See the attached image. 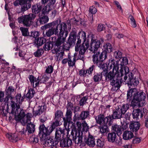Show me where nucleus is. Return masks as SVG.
Instances as JSON below:
<instances>
[{
    "label": "nucleus",
    "mask_w": 148,
    "mask_h": 148,
    "mask_svg": "<svg viewBox=\"0 0 148 148\" xmlns=\"http://www.w3.org/2000/svg\"><path fill=\"white\" fill-rule=\"evenodd\" d=\"M73 112L71 110H68V108L66 111L64 116L63 115L62 111L59 109L57 110L55 112L52 121V127H54V130L57 127L60 126L63 122L64 127L69 129H72V124H73L72 122Z\"/></svg>",
    "instance_id": "f03ea898"
},
{
    "label": "nucleus",
    "mask_w": 148,
    "mask_h": 148,
    "mask_svg": "<svg viewBox=\"0 0 148 148\" xmlns=\"http://www.w3.org/2000/svg\"><path fill=\"white\" fill-rule=\"evenodd\" d=\"M67 104L66 105V109L67 108L68 109V110H71V109L69 108H73V104L71 102L69 101H67Z\"/></svg>",
    "instance_id": "69168bd1"
},
{
    "label": "nucleus",
    "mask_w": 148,
    "mask_h": 148,
    "mask_svg": "<svg viewBox=\"0 0 148 148\" xmlns=\"http://www.w3.org/2000/svg\"><path fill=\"white\" fill-rule=\"evenodd\" d=\"M134 136L132 132L125 130L124 131L123 135V138L124 140H129L133 138Z\"/></svg>",
    "instance_id": "473e14b6"
},
{
    "label": "nucleus",
    "mask_w": 148,
    "mask_h": 148,
    "mask_svg": "<svg viewBox=\"0 0 148 148\" xmlns=\"http://www.w3.org/2000/svg\"><path fill=\"white\" fill-rule=\"evenodd\" d=\"M11 114H14V119L17 122L21 121L22 120L23 121L25 117L26 116L25 111L23 109L21 108V106L18 105L16 107H15L14 102L12 106Z\"/></svg>",
    "instance_id": "9d476101"
},
{
    "label": "nucleus",
    "mask_w": 148,
    "mask_h": 148,
    "mask_svg": "<svg viewBox=\"0 0 148 148\" xmlns=\"http://www.w3.org/2000/svg\"><path fill=\"white\" fill-rule=\"evenodd\" d=\"M6 136L9 140L11 142L15 143L18 140L17 138V134L16 133L14 134L7 133Z\"/></svg>",
    "instance_id": "f704fd0d"
},
{
    "label": "nucleus",
    "mask_w": 148,
    "mask_h": 148,
    "mask_svg": "<svg viewBox=\"0 0 148 148\" xmlns=\"http://www.w3.org/2000/svg\"><path fill=\"white\" fill-rule=\"evenodd\" d=\"M66 127L62 128L61 127H56L55 133L54 140H55L56 143H58L62 138H64L65 135V130Z\"/></svg>",
    "instance_id": "aec40b11"
},
{
    "label": "nucleus",
    "mask_w": 148,
    "mask_h": 148,
    "mask_svg": "<svg viewBox=\"0 0 148 148\" xmlns=\"http://www.w3.org/2000/svg\"><path fill=\"white\" fill-rule=\"evenodd\" d=\"M38 136H35L34 135H32L30 138L29 140L31 142H32L34 144H36L38 143Z\"/></svg>",
    "instance_id": "8fccbe9b"
},
{
    "label": "nucleus",
    "mask_w": 148,
    "mask_h": 148,
    "mask_svg": "<svg viewBox=\"0 0 148 148\" xmlns=\"http://www.w3.org/2000/svg\"><path fill=\"white\" fill-rule=\"evenodd\" d=\"M136 137L135 136V137H136L134 138L132 141V144H137L139 143L141 141V139L139 138Z\"/></svg>",
    "instance_id": "0e129e2a"
},
{
    "label": "nucleus",
    "mask_w": 148,
    "mask_h": 148,
    "mask_svg": "<svg viewBox=\"0 0 148 148\" xmlns=\"http://www.w3.org/2000/svg\"><path fill=\"white\" fill-rule=\"evenodd\" d=\"M49 78L45 74L43 76H41L40 77V83H45L48 80Z\"/></svg>",
    "instance_id": "603ef678"
},
{
    "label": "nucleus",
    "mask_w": 148,
    "mask_h": 148,
    "mask_svg": "<svg viewBox=\"0 0 148 148\" xmlns=\"http://www.w3.org/2000/svg\"><path fill=\"white\" fill-rule=\"evenodd\" d=\"M20 30L21 31L23 36H29L27 28L22 27H20Z\"/></svg>",
    "instance_id": "c03bdc74"
},
{
    "label": "nucleus",
    "mask_w": 148,
    "mask_h": 148,
    "mask_svg": "<svg viewBox=\"0 0 148 148\" xmlns=\"http://www.w3.org/2000/svg\"><path fill=\"white\" fill-rule=\"evenodd\" d=\"M96 145L97 147H102L104 145V141H101L100 139H98L97 141Z\"/></svg>",
    "instance_id": "052dcab7"
},
{
    "label": "nucleus",
    "mask_w": 148,
    "mask_h": 148,
    "mask_svg": "<svg viewBox=\"0 0 148 148\" xmlns=\"http://www.w3.org/2000/svg\"><path fill=\"white\" fill-rule=\"evenodd\" d=\"M129 18L131 21V26L133 28L136 27L137 25L134 17L132 15H130Z\"/></svg>",
    "instance_id": "3c124183"
},
{
    "label": "nucleus",
    "mask_w": 148,
    "mask_h": 148,
    "mask_svg": "<svg viewBox=\"0 0 148 148\" xmlns=\"http://www.w3.org/2000/svg\"><path fill=\"white\" fill-rule=\"evenodd\" d=\"M119 107H115V109L112 110V114L108 115L111 124H112L114 119H120L123 117V115L119 110Z\"/></svg>",
    "instance_id": "a211bd4d"
},
{
    "label": "nucleus",
    "mask_w": 148,
    "mask_h": 148,
    "mask_svg": "<svg viewBox=\"0 0 148 148\" xmlns=\"http://www.w3.org/2000/svg\"><path fill=\"white\" fill-rule=\"evenodd\" d=\"M141 124L140 121H132L130 122L129 128L130 130L134 133L136 137L138 136V131L140 128Z\"/></svg>",
    "instance_id": "412c9836"
},
{
    "label": "nucleus",
    "mask_w": 148,
    "mask_h": 148,
    "mask_svg": "<svg viewBox=\"0 0 148 148\" xmlns=\"http://www.w3.org/2000/svg\"><path fill=\"white\" fill-rule=\"evenodd\" d=\"M115 62V60L111 58L105 63L103 62L99 67L102 69L103 70V71H110L114 66L116 67V70H118L119 69V64H118L117 62L116 63Z\"/></svg>",
    "instance_id": "ddd939ff"
},
{
    "label": "nucleus",
    "mask_w": 148,
    "mask_h": 148,
    "mask_svg": "<svg viewBox=\"0 0 148 148\" xmlns=\"http://www.w3.org/2000/svg\"><path fill=\"white\" fill-rule=\"evenodd\" d=\"M117 134L114 132H109L108 134L107 139L109 142L115 143L117 145H120L122 144V138L119 137V139L117 138Z\"/></svg>",
    "instance_id": "f3484780"
},
{
    "label": "nucleus",
    "mask_w": 148,
    "mask_h": 148,
    "mask_svg": "<svg viewBox=\"0 0 148 148\" xmlns=\"http://www.w3.org/2000/svg\"><path fill=\"white\" fill-rule=\"evenodd\" d=\"M6 96L3 99V101L4 102H5L4 104L5 106H2V111L1 113L3 112L2 114L3 116H6L8 112V110L9 109V106H8V101L9 99V97L8 95H6Z\"/></svg>",
    "instance_id": "4be33fe9"
},
{
    "label": "nucleus",
    "mask_w": 148,
    "mask_h": 148,
    "mask_svg": "<svg viewBox=\"0 0 148 148\" xmlns=\"http://www.w3.org/2000/svg\"><path fill=\"white\" fill-rule=\"evenodd\" d=\"M40 35L39 32L38 31H34V32L31 31V34L29 35L30 37H33L35 39L37 38Z\"/></svg>",
    "instance_id": "864d4df0"
},
{
    "label": "nucleus",
    "mask_w": 148,
    "mask_h": 148,
    "mask_svg": "<svg viewBox=\"0 0 148 148\" xmlns=\"http://www.w3.org/2000/svg\"><path fill=\"white\" fill-rule=\"evenodd\" d=\"M112 125L111 124L109 125H106L105 124H103V125L101 127L100 131L103 134H104L108 131V127Z\"/></svg>",
    "instance_id": "37998d69"
},
{
    "label": "nucleus",
    "mask_w": 148,
    "mask_h": 148,
    "mask_svg": "<svg viewBox=\"0 0 148 148\" xmlns=\"http://www.w3.org/2000/svg\"><path fill=\"white\" fill-rule=\"evenodd\" d=\"M86 33L85 32L81 30L79 31L77 34V30H73L69 34V36L66 42L67 46L66 48H64V45H63V48L66 51H69L71 47L74 45L75 43L77 38V41L75 46V51H78L80 47V43L81 41H83L84 39L86 38Z\"/></svg>",
    "instance_id": "423d86ee"
},
{
    "label": "nucleus",
    "mask_w": 148,
    "mask_h": 148,
    "mask_svg": "<svg viewBox=\"0 0 148 148\" xmlns=\"http://www.w3.org/2000/svg\"><path fill=\"white\" fill-rule=\"evenodd\" d=\"M102 51L105 54L108 55V53H110L112 52L113 48L112 45L109 42L105 43L103 46Z\"/></svg>",
    "instance_id": "393cba45"
},
{
    "label": "nucleus",
    "mask_w": 148,
    "mask_h": 148,
    "mask_svg": "<svg viewBox=\"0 0 148 148\" xmlns=\"http://www.w3.org/2000/svg\"><path fill=\"white\" fill-rule=\"evenodd\" d=\"M42 134H41L40 135H39V136L40 138V140L41 142L42 141L44 142L46 147H47L48 148H53L54 147H55V148H57V145L58 143H57V142L56 143L55 140H54V139L53 140V139L49 137V135H48L46 137H43V138H45L42 140L41 139V136H42Z\"/></svg>",
    "instance_id": "dca6fc26"
},
{
    "label": "nucleus",
    "mask_w": 148,
    "mask_h": 148,
    "mask_svg": "<svg viewBox=\"0 0 148 148\" xmlns=\"http://www.w3.org/2000/svg\"><path fill=\"white\" fill-rule=\"evenodd\" d=\"M116 67L114 66L112 71H104L103 76L105 77V80L110 82V84L114 86L115 89H119L121 86L122 82V77L121 76L119 69L116 70Z\"/></svg>",
    "instance_id": "39448f33"
},
{
    "label": "nucleus",
    "mask_w": 148,
    "mask_h": 148,
    "mask_svg": "<svg viewBox=\"0 0 148 148\" xmlns=\"http://www.w3.org/2000/svg\"><path fill=\"white\" fill-rule=\"evenodd\" d=\"M104 42V39L103 38H101L99 40L95 39V35L93 34H91L90 50L93 52L97 51L100 47L101 43Z\"/></svg>",
    "instance_id": "4468645a"
},
{
    "label": "nucleus",
    "mask_w": 148,
    "mask_h": 148,
    "mask_svg": "<svg viewBox=\"0 0 148 148\" xmlns=\"http://www.w3.org/2000/svg\"><path fill=\"white\" fill-rule=\"evenodd\" d=\"M41 108H39V106L38 107V109L34 111V109L33 110V115L34 116H39L42 113H41Z\"/></svg>",
    "instance_id": "13d9d810"
},
{
    "label": "nucleus",
    "mask_w": 148,
    "mask_h": 148,
    "mask_svg": "<svg viewBox=\"0 0 148 148\" xmlns=\"http://www.w3.org/2000/svg\"><path fill=\"white\" fill-rule=\"evenodd\" d=\"M128 63V60L127 57H125L122 58L121 61L119 65H120V69L119 70L121 76H125L124 77V82H125L128 78L127 81L125 83L128 86H135L139 83V81L136 78H134V75L132 72H130L129 67L126 66Z\"/></svg>",
    "instance_id": "20e7f679"
},
{
    "label": "nucleus",
    "mask_w": 148,
    "mask_h": 148,
    "mask_svg": "<svg viewBox=\"0 0 148 148\" xmlns=\"http://www.w3.org/2000/svg\"><path fill=\"white\" fill-rule=\"evenodd\" d=\"M21 93H17L16 95V96L14 97V99L16 101V102H15L13 100H11V107L12 108V104H13V102H14L15 107H16L18 105H19V106H21Z\"/></svg>",
    "instance_id": "c756f323"
},
{
    "label": "nucleus",
    "mask_w": 148,
    "mask_h": 148,
    "mask_svg": "<svg viewBox=\"0 0 148 148\" xmlns=\"http://www.w3.org/2000/svg\"><path fill=\"white\" fill-rule=\"evenodd\" d=\"M129 86V88L127 91L126 101L128 103L131 102V106L133 107L136 106L139 107L143 106V103H142L141 104L140 102L145 101L146 97L145 93L142 90H138L136 88H131V86Z\"/></svg>",
    "instance_id": "7ed1b4c3"
},
{
    "label": "nucleus",
    "mask_w": 148,
    "mask_h": 148,
    "mask_svg": "<svg viewBox=\"0 0 148 148\" xmlns=\"http://www.w3.org/2000/svg\"><path fill=\"white\" fill-rule=\"evenodd\" d=\"M36 17L35 14L31 13L18 17L17 20L19 23H22L24 26L29 27L33 24V21Z\"/></svg>",
    "instance_id": "9b49d317"
},
{
    "label": "nucleus",
    "mask_w": 148,
    "mask_h": 148,
    "mask_svg": "<svg viewBox=\"0 0 148 148\" xmlns=\"http://www.w3.org/2000/svg\"><path fill=\"white\" fill-rule=\"evenodd\" d=\"M91 41V34L90 37V35H88L87 37H86V38L84 39L83 40V43L82 44L81 46L80 45V47H82V46L83 49H85L86 50L89 47L90 44V40Z\"/></svg>",
    "instance_id": "c85d7f7f"
},
{
    "label": "nucleus",
    "mask_w": 148,
    "mask_h": 148,
    "mask_svg": "<svg viewBox=\"0 0 148 148\" xmlns=\"http://www.w3.org/2000/svg\"><path fill=\"white\" fill-rule=\"evenodd\" d=\"M71 22L69 19L66 20V22H61V21L60 18H58L57 19L54 21H53L49 23H48L45 24L44 26L41 27V28L43 30H46L48 29L49 28H51V26L52 27L54 28H56V27H58V32H60L61 29L62 28L63 30L62 31L63 32V37H65V40H66V38L69 32L68 30H67V25L71 26Z\"/></svg>",
    "instance_id": "0eeeda50"
},
{
    "label": "nucleus",
    "mask_w": 148,
    "mask_h": 148,
    "mask_svg": "<svg viewBox=\"0 0 148 148\" xmlns=\"http://www.w3.org/2000/svg\"><path fill=\"white\" fill-rule=\"evenodd\" d=\"M129 107L127 105H123L120 108L119 107V110L122 115H123L126 112Z\"/></svg>",
    "instance_id": "49530a36"
},
{
    "label": "nucleus",
    "mask_w": 148,
    "mask_h": 148,
    "mask_svg": "<svg viewBox=\"0 0 148 148\" xmlns=\"http://www.w3.org/2000/svg\"><path fill=\"white\" fill-rule=\"evenodd\" d=\"M52 27L51 26V28H48L49 29L46 31L45 34L49 37L55 34L57 37H55L54 40L52 42L49 41L47 42H46L43 49L45 51H49L54 46V48L52 50V53L57 54L60 51L61 45L62 44L63 45L66 41L65 37H64L63 36L64 31H62V28H61L60 31L59 32L58 27H56V28Z\"/></svg>",
    "instance_id": "f257e3e1"
},
{
    "label": "nucleus",
    "mask_w": 148,
    "mask_h": 148,
    "mask_svg": "<svg viewBox=\"0 0 148 148\" xmlns=\"http://www.w3.org/2000/svg\"><path fill=\"white\" fill-rule=\"evenodd\" d=\"M46 42V38L43 37H38L37 38L35 39L34 41V45L38 48Z\"/></svg>",
    "instance_id": "bb28decb"
},
{
    "label": "nucleus",
    "mask_w": 148,
    "mask_h": 148,
    "mask_svg": "<svg viewBox=\"0 0 148 148\" xmlns=\"http://www.w3.org/2000/svg\"><path fill=\"white\" fill-rule=\"evenodd\" d=\"M94 67L95 66L94 65H92L86 71V73H88L89 75L92 74Z\"/></svg>",
    "instance_id": "e2e57ef3"
},
{
    "label": "nucleus",
    "mask_w": 148,
    "mask_h": 148,
    "mask_svg": "<svg viewBox=\"0 0 148 148\" xmlns=\"http://www.w3.org/2000/svg\"><path fill=\"white\" fill-rule=\"evenodd\" d=\"M35 126V125L31 122L27 125L26 129L25 130H26V132L27 131L28 135L33 134L34 132Z\"/></svg>",
    "instance_id": "72a5a7b5"
},
{
    "label": "nucleus",
    "mask_w": 148,
    "mask_h": 148,
    "mask_svg": "<svg viewBox=\"0 0 148 148\" xmlns=\"http://www.w3.org/2000/svg\"><path fill=\"white\" fill-rule=\"evenodd\" d=\"M81 130L83 131L87 132L88 129V126L85 121H84L81 124Z\"/></svg>",
    "instance_id": "a18cd8bd"
},
{
    "label": "nucleus",
    "mask_w": 148,
    "mask_h": 148,
    "mask_svg": "<svg viewBox=\"0 0 148 148\" xmlns=\"http://www.w3.org/2000/svg\"><path fill=\"white\" fill-rule=\"evenodd\" d=\"M53 68L52 65H50L48 66L47 67L46 69L45 73L47 74H51L53 71Z\"/></svg>",
    "instance_id": "4d7b16f0"
},
{
    "label": "nucleus",
    "mask_w": 148,
    "mask_h": 148,
    "mask_svg": "<svg viewBox=\"0 0 148 148\" xmlns=\"http://www.w3.org/2000/svg\"><path fill=\"white\" fill-rule=\"evenodd\" d=\"M43 52V49L42 48H38L36 51H35L34 53V55L35 57H40L42 55V51Z\"/></svg>",
    "instance_id": "de8ad7c7"
},
{
    "label": "nucleus",
    "mask_w": 148,
    "mask_h": 148,
    "mask_svg": "<svg viewBox=\"0 0 148 148\" xmlns=\"http://www.w3.org/2000/svg\"><path fill=\"white\" fill-rule=\"evenodd\" d=\"M114 56L116 59H121L122 58V53L119 50L116 51L114 52Z\"/></svg>",
    "instance_id": "6e6d98bb"
},
{
    "label": "nucleus",
    "mask_w": 148,
    "mask_h": 148,
    "mask_svg": "<svg viewBox=\"0 0 148 148\" xmlns=\"http://www.w3.org/2000/svg\"><path fill=\"white\" fill-rule=\"evenodd\" d=\"M35 93V91L34 88H30L29 89L28 92L26 94V97L28 99H30L33 97Z\"/></svg>",
    "instance_id": "ea45409f"
},
{
    "label": "nucleus",
    "mask_w": 148,
    "mask_h": 148,
    "mask_svg": "<svg viewBox=\"0 0 148 148\" xmlns=\"http://www.w3.org/2000/svg\"><path fill=\"white\" fill-rule=\"evenodd\" d=\"M111 130L116 133L118 135L122 134L121 128V125H118L116 123L113 124L112 126Z\"/></svg>",
    "instance_id": "2f4dec72"
},
{
    "label": "nucleus",
    "mask_w": 148,
    "mask_h": 148,
    "mask_svg": "<svg viewBox=\"0 0 148 148\" xmlns=\"http://www.w3.org/2000/svg\"><path fill=\"white\" fill-rule=\"evenodd\" d=\"M86 143L90 147H94L95 145V138L89 132L88 138L86 139Z\"/></svg>",
    "instance_id": "7c9ffc66"
},
{
    "label": "nucleus",
    "mask_w": 148,
    "mask_h": 148,
    "mask_svg": "<svg viewBox=\"0 0 148 148\" xmlns=\"http://www.w3.org/2000/svg\"><path fill=\"white\" fill-rule=\"evenodd\" d=\"M29 81L31 83V84L32 85L33 87H34V79H35V77L32 75H30L29 76Z\"/></svg>",
    "instance_id": "680f3d73"
},
{
    "label": "nucleus",
    "mask_w": 148,
    "mask_h": 148,
    "mask_svg": "<svg viewBox=\"0 0 148 148\" xmlns=\"http://www.w3.org/2000/svg\"><path fill=\"white\" fill-rule=\"evenodd\" d=\"M47 117H44L43 119H40V121L41 122L40 124L39 127L38 135L42 134L41 136V139L44 140L43 137H47L48 135H50L52 132L54 130V127H52V121L50 123V125L47 127H45L44 125L45 122L47 120Z\"/></svg>",
    "instance_id": "6e6552de"
},
{
    "label": "nucleus",
    "mask_w": 148,
    "mask_h": 148,
    "mask_svg": "<svg viewBox=\"0 0 148 148\" xmlns=\"http://www.w3.org/2000/svg\"><path fill=\"white\" fill-rule=\"evenodd\" d=\"M41 24H44L47 23L49 21V18L48 16L44 15L39 14V18L38 20Z\"/></svg>",
    "instance_id": "4c0bfd02"
},
{
    "label": "nucleus",
    "mask_w": 148,
    "mask_h": 148,
    "mask_svg": "<svg viewBox=\"0 0 148 148\" xmlns=\"http://www.w3.org/2000/svg\"><path fill=\"white\" fill-rule=\"evenodd\" d=\"M86 72L84 69H81L79 71V75L81 76H84L86 75Z\"/></svg>",
    "instance_id": "774afa93"
},
{
    "label": "nucleus",
    "mask_w": 148,
    "mask_h": 148,
    "mask_svg": "<svg viewBox=\"0 0 148 148\" xmlns=\"http://www.w3.org/2000/svg\"><path fill=\"white\" fill-rule=\"evenodd\" d=\"M103 72L99 73H95L93 78V81L95 82H100L102 79L103 77L102 73Z\"/></svg>",
    "instance_id": "c9c22d12"
},
{
    "label": "nucleus",
    "mask_w": 148,
    "mask_h": 148,
    "mask_svg": "<svg viewBox=\"0 0 148 148\" xmlns=\"http://www.w3.org/2000/svg\"><path fill=\"white\" fill-rule=\"evenodd\" d=\"M80 47L79 51V54L77 56V58L76 59L77 60H81L83 61L84 60V54L86 51L85 49H83V47Z\"/></svg>",
    "instance_id": "58836bf2"
},
{
    "label": "nucleus",
    "mask_w": 148,
    "mask_h": 148,
    "mask_svg": "<svg viewBox=\"0 0 148 148\" xmlns=\"http://www.w3.org/2000/svg\"><path fill=\"white\" fill-rule=\"evenodd\" d=\"M14 89L12 86H9L5 90V94L6 95H11L12 93L14 92Z\"/></svg>",
    "instance_id": "79ce46f5"
},
{
    "label": "nucleus",
    "mask_w": 148,
    "mask_h": 148,
    "mask_svg": "<svg viewBox=\"0 0 148 148\" xmlns=\"http://www.w3.org/2000/svg\"><path fill=\"white\" fill-rule=\"evenodd\" d=\"M60 146L61 147H69L71 146L72 144V141L71 139L69 137L63 138L60 140Z\"/></svg>",
    "instance_id": "b1692460"
},
{
    "label": "nucleus",
    "mask_w": 148,
    "mask_h": 148,
    "mask_svg": "<svg viewBox=\"0 0 148 148\" xmlns=\"http://www.w3.org/2000/svg\"><path fill=\"white\" fill-rule=\"evenodd\" d=\"M42 6L40 4L38 5V4L33 5L32 8L33 14H35L40 13L42 10Z\"/></svg>",
    "instance_id": "e433bc0d"
},
{
    "label": "nucleus",
    "mask_w": 148,
    "mask_h": 148,
    "mask_svg": "<svg viewBox=\"0 0 148 148\" xmlns=\"http://www.w3.org/2000/svg\"><path fill=\"white\" fill-rule=\"evenodd\" d=\"M81 129H72L71 132V135L73 136V140L74 141L75 144H79L80 143V146L82 147L85 146L86 143V138H84L85 142H82V134Z\"/></svg>",
    "instance_id": "f8f14e48"
},
{
    "label": "nucleus",
    "mask_w": 148,
    "mask_h": 148,
    "mask_svg": "<svg viewBox=\"0 0 148 148\" xmlns=\"http://www.w3.org/2000/svg\"><path fill=\"white\" fill-rule=\"evenodd\" d=\"M88 99L87 96L83 97L79 101V105L80 106H83L85 104Z\"/></svg>",
    "instance_id": "09e8293b"
},
{
    "label": "nucleus",
    "mask_w": 148,
    "mask_h": 148,
    "mask_svg": "<svg viewBox=\"0 0 148 148\" xmlns=\"http://www.w3.org/2000/svg\"><path fill=\"white\" fill-rule=\"evenodd\" d=\"M106 29L105 26L102 24H99L97 27V31L98 32H100L104 31Z\"/></svg>",
    "instance_id": "5fc2aeb1"
},
{
    "label": "nucleus",
    "mask_w": 148,
    "mask_h": 148,
    "mask_svg": "<svg viewBox=\"0 0 148 148\" xmlns=\"http://www.w3.org/2000/svg\"><path fill=\"white\" fill-rule=\"evenodd\" d=\"M93 53H94L92 57L93 62L99 67L103 62L107 59L108 55L105 54L103 52L100 53L99 51H96Z\"/></svg>",
    "instance_id": "2eb2a0df"
},
{
    "label": "nucleus",
    "mask_w": 148,
    "mask_h": 148,
    "mask_svg": "<svg viewBox=\"0 0 148 148\" xmlns=\"http://www.w3.org/2000/svg\"><path fill=\"white\" fill-rule=\"evenodd\" d=\"M95 119L96 123L100 125L105 124L108 125L111 124L108 116L105 117L103 114H101L96 116Z\"/></svg>",
    "instance_id": "6ab92c4d"
},
{
    "label": "nucleus",
    "mask_w": 148,
    "mask_h": 148,
    "mask_svg": "<svg viewBox=\"0 0 148 148\" xmlns=\"http://www.w3.org/2000/svg\"><path fill=\"white\" fill-rule=\"evenodd\" d=\"M26 130H25V129L23 127L21 131L18 132L17 134V138L18 140L21 139L24 135H26Z\"/></svg>",
    "instance_id": "a19ab883"
},
{
    "label": "nucleus",
    "mask_w": 148,
    "mask_h": 148,
    "mask_svg": "<svg viewBox=\"0 0 148 148\" xmlns=\"http://www.w3.org/2000/svg\"><path fill=\"white\" fill-rule=\"evenodd\" d=\"M39 108H41V113H43L44 112H45V111L46 109V106L45 105V104H44L42 106H38Z\"/></svg>",
    "instance_id": "338daca9"
},
{
    "label": "nucleus",
    "mask_w": 148,
    "mask_h": 148,
    "mask_svg": "<svg viewBox=\"0 0 148 148\" xmlns=\"http://www.w3.org/2000/svg\"><path fill=\"white\" fill-rule=\"evenodd\" d=\"M133 119L137 120L139 119V116L140 115V118H142L143 116V113L141 110L140 109H134L132 113Z\"/></svg>",
    "instance_id": "a878e982"
},
{
    "label": "nucleus",
    "mask_w": 148,
    "mask_h": 148,
    "mask_svg": "<svg viewBox=\"0 0 148 148\" xmlns=\"http://www.w3.org/2000/svg\"><path fill=\"white\" fill-rule=\"evenodd\" d=\"M49 3L45 6L41 10L42 14L43 15H45L49 13V12L51 10V6L54 4L56 2V1H50Z\"/></svg>",
    "instance_id": "cd10ccee"
},
{
    "label": "nucleus",
    "mask_w": 148,
    "mask_h": 148,
    "mask_svg": "<svg viewBox=\"0 0 148 148\" xmlns=\"http://www.w3.org/2000/svg\"><path fill=\"white\" fill-rule=\"evenodd\" d=\"M89 12L92 14H95L97 12V9L94 6L90 7L89 8Z\"/></svg>",
    "instance_id": "bf43d9fd"
},
{
    "label": "nucleus",
    "mask_w": 148,
    "mask_h": 148,
    "mask_svg": "<svg viewBox=\"0 0 148 148\" xmlns=\"http://www.w3.org/2000/svg\"><path fill=\"white\" fill-rule=\"evenodd\" d=\"M32 1H18L19 4L21 6V11L24 12L30 8L31 7Z\"/></svg>",
    "instance_id": "5701e85b"
},
{
    "label": "nucleus",
    "mask_w": 148,
    "mask_h": 148,
    "mask_svg": "<svg viewBox=\"0 0 148 148\" xmlns=\"http://www.w3.org/2000/svg\"><path fill=\"white\" fill-rule=\"evenodd\" d=\"M89 112L87 110L82 111L80 114H74L72 120L73 124L71 125L72 129H81V122L77 121L84 120L89 117Z\"/></svg>",
    "instance_id": "1a4fd4ad"
}]
</instances>
